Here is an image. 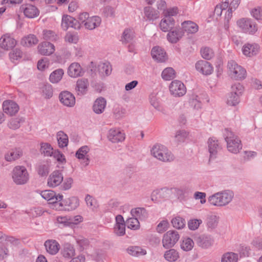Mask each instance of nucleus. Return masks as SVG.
<instances>
[{"label":"nucleus","mask_w":262,"mask_h":262,"mask_svg":"<svg viewBox=\"0 0 262 262\" xmlns=\"http://www.w3.org/2000/svg\"><path fill=\"white\" fill-rule=\"evenodd\" d=\"M234 196L232 191L227 190L216 192L208 198V202L213 206L223 207L228 205Z\"/></svg>","instance_id":"f257e3e1"},{"label":"nucleus","mask_w":262,"mask_h":262,"mask_svg":"<svg viewBox=\"0 0 262 262\" xmlns=\"http://www.w3.org/2000/svg\"><path fill=\"white\" fill-rule=\"evenodd\" d=\"M227 147L229 151L233 154H237L242 149L241 139L233 132L226 128L224 133Z\"/></svg>","instance_id":"f03ea898"},{"label":"nucleus","mask_w":262,"mask_h":262,"mask_svg":"<svg viewBox=\"0 0 262 262\" xmlns=\"http://www.w3.org/2000/svg\"><path fill=\"white\" fill-rule=\"evenodd\" d=\"M12 179L17 185H23L27 183L29 175L26 167L23 166H15L12 171Z\"/></svg>","instance_id":"7ed1b4c3"},{"label":"nucleus","mask_w":262,"mask_h":262,"mask_svg":"<svg viewBox=\"0 0 262 262\" xmlns=\"http://www.w3.org/2000/svg\"><path fill=\"white\" fill-rule=\"evenodd\" d=\"M227 67L229 74L231 78L236 80H242L246 77V71L235 61H229Z\"/></svg>","instance_id":"20e7f679"},{"label":"nucleus","mask_w":262,"mask_h":262,"mask_svg":"<svg viewBox=\"0 0 262 262\" xmlns=\"http://www.w3.org/2000/svg\"><path fill=\"white\" fill-rule=\"evenodd\" d=\"M180 238V235L175 230H169L165 233L162 239V244L165 249H169L174 246Z\"/></svg>","instance_id":"39448f33"},{"label":"nucleus","mask_w":262,"mask_h":262,"mask_svg":"<svg viewBox=\"0 0 262 262\" xmlns=\"http://www.w3.org/2000/svg\"><path fill=\"white\" fill-rule=\"evenodd\" d=\"M238 26L245 33L254 34L257 30L255 24L248 18H242L237 21Z\"/></svg>","instance_id":"423d86ee"},{"label":"nucleus","mask_w":262,"mask_h":262,"mask_svg":"<svg viewBox=\"0 0 262 262\" xmlns=\"http://www.w3.org/2000/svg\"><path fill=\"white\" fill-rule=\"evenodd\" d=\"M169 91L173 96L181 97L185 94L186 89L181 81L175 80L171 82L169 85Z\"/></svg>","instance_id":"0eeeda50"},{"label":"nucleus","mask_w":262,"mask_h":262,"mask_svg":"<svg viewBox=\"0 0 262 262\" xmlns=\"http://www.w3.org/2000/svg\"><path fill=\"white\" fill-rule=\"evenodd\" d=\"M194 240L198 246L205 249L210 248L214 244L213 238L209 235L202 234L196 236Z\"/></svg>","instance_id":"6e6552de"},{"label":"nucleus","mask_w":262,"mask_h":262,"mask_svg":"<svg viewBox=\"0 0 262 262\" xmlns=\"http://www.w3.org/2000/svg\"><path fill=\"white\" fill-rule=\"evenodd\" d=\"M210 159H215L222 148L219 141L215 138H210L207 142Z\"/></svg>","instance_id":"1a4fd4ad"},{"label":"nucleus","mask_w":262,"mask_h":262,"mask_svg":"<svg viewBox=\"0 0 262 262\" xmlns=\"http://www.w3.org/2000/svg\"><path fill=\"white\" fill-rule=\"evenodd\" d=\"M42 198L49 202V204H55L60 202L63 198L62 195L58 194L51 190H46L40 192Z\"/></svg>","instance_id":"9d476101"},{"label":"nucleus","mask_w":262,"mask_h":262,"mask_svg":"<svg viewBox=\"0 0 262 262\" xmlns=\"http://www.w3.org/2000/svg\"><path fill=\"white\" fill-rule=\"evenodd\" d=\"M18 105L11 100H5L3 103V111L9 116L15 115L19 111Z\"/></svg>","instance_id":"9b49d317"},{"label":"nucleus","mask_w":262,"mask_h":262,"mask_svg":"<svg viewBox=\"0 0 262 262\" xmlns=\"http://www.w3.org/2000/svg\"><path fill=\"white\" fill-rule=\"evenodd\" d=\"M184 32L180 27H174L167 34V39L171 43H177L184 35Z\"/></svg>","instance_id":"f8f14e48"},{"label":"nucleus","mask_w":262,"mask_h":262,"mask_svg":"<svg viewBox=\"0 0 262 262\" xmlns=\"http://www.w3.org/2000/svg\"><path fill=\"white\" fill-rule=\"evenodd\" d=\"M80 26L79 22L73 17L67 15L62 16L61 27L63 30L66 31L69 27L78 29Z\"/></svg>","instance_id":"ddd939ff"},{"label":"nucleus","mask_w":262,"mask_h":262,"mask_svg":"<svg viewBox=\"0 0 262 262\" xmlns=\"http://www.w3.org/2000/svg\"><path fill=\"white\" fill-rule=\"evenodd\" d=\"M90 151V148L88 146L84 145L78 149L76 152V157L79 160H81V164L84 166H86L89 164L90 158L88 155Z\"/></svg>","instance_id":"4468645a"},{"label":"nucleus","mask_w":262,"mask_h":262,"mask_svg":"<svg viewBox=\"0 0 262 262\" xmlns=\"http://www.w3.org/2000/svg\"><path fill=\"white\" fill-rule=\"evenodd\" d=\"M195 66L198 71L205 75H210L213 71L212 65L206 60H201L197 61Z\"/></svg>","instance_id":"2eb2a0df"},{"label":"nucleus","mask_w":262,"mask_h":262,"mask_svg":"<svg viewBox=\"0 0 262 262\" xmlns=\"http://www.w3.org/2000/svg\"><path fill=\"white\" fill-rule=\"evenodd\" d=\"M63 177L60 170H55L48 178V185L51 187H55L61 184L63 181Z\"/></svg>","instance_id":"dca6fc26"},{"label":"nucleus","mask_w":262,"mask_h":262,"mask_svg":"<svg viewBox=\"0 0 262 262\" xmlns=\"http://www.w3.org/2000/svg\"><path fill=\"white\" fill-rule=\"evenodd\" d=\"M171 193V190L166 187L154 190L151 194V200L155 202H159L162 200L168 198Z\"/></svg>","instance_id":"f3484780"},{"label":"nucleus","mask_w":262,"mask_h":262,"mask_svg":"<svg viewBox=\"0 0 262 262\" xmlns=\"http://www.w3.org/2000/svg\"><path fill=\"white\" fill-rule=\"evenodd\" d=\"M61 103L68 107H72L75 104V98L74 96L68 91L61 92L59 96Z\"/></svg>","instance_id":"a211bd4d"},{"label":"nucleus","mask_w":262,"mask_h":262,"mask_svg":"<svg viewBox=\"0 0 262 262\" xmlns=\"http://www.w3.org/2000/svg\"><path fill=\"white\" fill-rule=\"evenodd\" d=\"M37 49L39 54L45 56L52 54L55 50L54 45L49 41L41 42L38 45Z\"/></svg>","instance_id":"6ab92c4d"},{"label":"nucleus","mask_w":262,"mask_h":262,"mask_svg":"<svg viewBox=\"0 0 262 262\" xmlns=\"http://www.w3.org/2000/svg\"><path fill=\"white\" fill-rule=\"evenodd\" d=\"M59 205L64 207V209L71 211L76 209L79 205L77 197L72 196L59 202Z\"/></svg>","instance_id":"aec40b11"},{"label":"nucleus","mask_w":262,"mask_h":262,"mask_svg":"<svg viewBox=\"0 0 262 262\" xmlns=\"http://www.w3.org/2000/svg\"><path fill=\"white\" fill-rule=\"evenodd\" d=\"M20 8L23 11L25 16L29 18L36 17L39 14V11L37 7L31 4L23 5Z\"/></svg>","instance_id":"412c9836"},{"label":"nucleus","mask_w":262,"mask_h":262,"mask_svg":"<svg viewBox=\"0 0 262 262\" xmlns=\"http://www.w3.org/2000/svg\"><path fill=\"white\" fill-rule=\"evenodd\" d=\"M84 71L78 62L71 63L68 68V74L69 76L73 78H76L82 76Z\"/></svg>","instance_id":"4be33fe9"},{"label":"nucleus","mask_w":262,"mask_h":262,"mask_svg":"<svg viewBox=\"0 0 262 262\" xmlns=\"http://www.w3.org/2000/svg\"><path fill=\"white\" fill-rule=\"evenodd\" d=\"M16 44V41L8 34L3 35L0 39V47L6 50L12 49Z\"/></svg>","instance_id":"5701e85b"},{"label":"nucleus","mask_w":262,"mask_h":262,"mask_svg":"<svg viewBox=\"0 0 262 262\" xmlns=\"http://www.w3.org/2000/svg\"><path fill=\"white\" fill-rule=\"evenodd\" d=\"M259 50V46L256 43H245L242 48V52L244 55L251 57L256 55Z\"/></svg>","instance_id":"b1692460"},{"label":"nucleus","mask_w":262,"mask_h":262,"mask_svg":"<svg viewBox=\"0 0 262 262\" xmlns=\"http://www.w3.org/2000/svg\"><path fill=\"white\" fill-rule=\"evenodd\" d=\"M110 141L113 143L122 142L125 139V134L119 129H111L107 135Z\"/></svg>","instance_id":"393cba45"},{"label":"nucleus","mask_w":262,"mask_h":262,"mask_svg":"<svg viewBox=\"0 0 262 262\" xmlns=\"http://www.w3.org/2000/svg\"><path fill=\"white\" fill-rule=\"evenodd\" d=\"M175 21L173 17H165L159 24L161 30L163 32H169L174 27Z\"/></svg>","instance_id":"a878e982"},{"label":"nucleus","mask_w":262,"mask_h":262,"mask_svg":"<svg viewBox=\"0 0 262 262\" xmlns=\"http://www.w3.org/2000/svg\"><path fill=\"white\" fill-rule=\"evenodd\" d=\"M152 58L159 62H164L166 59V54L165 51L159 46L154 47L151 51Z\"/></svg>","instance_id":"bb28decb"},{"label":"nucleus","mask_w":262,"mask_h":262,"mask_svg":"<svg viewBox=\"0 0 262 262\" xmlns=\"http://www.w3.org/2000/svg\"><path fill=\"white\" fill-rule=\"evenodd\" d=\"M106 105V99L103 97H100L94 101L93 110L96 114H101L104 111Z\"/></svg>","instance_id":"cd10ccee"},{"label":"nucleus","mask_w":262,"mask_h":262,"mask_svg":"<svg viewBox=\"0 0 262 262\" xmlns=\"http://www.w3.org/2000/svg\"><path fill=\"white\" fill-rule=\"evenodd\" d=\"M44 245L47 252L51 255L56 254L60 249L59 244L55 240H48L45 242Z\"/></svg>","instance_id":"c85d7f7f"},{"label":"nucleus","mask_w":262,"mask_h":262,"mask_svg":"<svg viewBox=\"0 0 262 262\" xmlns=\"http://www.w3.org/2000/svg\"><path fill=\"white\" fill-rule=\"evenodd\" d=\"M38 42L37 37L34 34H30L23 37L20 41V44L26 47H31L37 45Z\"/></svg>","instance_id":"c756f323"},{"label":"nucleus","mask_w":262,"mask_h":262,"mask_svg":"<svg viewBox=\"0 0 262 262\" xmlns=\"http://www.w3.org/2000/svg\"><path fill=\"white\" fill-rule=\"evenodd\" d=\"M89 82L87 79L83 78L78 79L77 81L76 90L78 95H83L85 94L87 91Z\"/></svg>","instance_id":"7c9ffc66"},{"label":"nucleus","mask_w":262,"mask_h":262,"mask_svg":"<svg viewBox=\"0 0 262 262\" xmlns=\"http://www.w3.org/2000/svg\"><path fill=\"white\" fill-rule=\"evenodd\" d=\"M101 23V18L98 16L89 17L86 23H84L85 28L89 30H93L99 27Z\"/></svg>","instance_id":"2f4dec72"},{"label":"nucleus","mask_w":262,"mask_h":262,"mask_svg":"<svg viewBox=\"0 0 262 262\" xmlns=\"http://www.w3.org/2000/svg\"><path fill=\"white\" fill-rule=\"evenodd\" d=\"M130 213L133 216L141 221L145 220L148 217V212L144 208L138 207L131 210Z\"/></svg>","instance_id":"473e14b6"},{"label":"nucleus","mask_w":262,"mask_h":262,"mask_svg":"<svg viewBox=\"0 0 262 262\" xmlns=\"http://www.w3.org/2000/svg\"><path fill=\"white\" fill-rule=\"evenodd\" d=\"M182 29L184 32H187L188 33L193 34L198 31L199 27L194 22L187 20L182 23Z\"/></svg>","instance_id":"72a5a7b5"},{"label":"nucleus","mask_w":262,"mask_h":262,"mask_svg":"<svg viewBox=\"0 0 262 262\" xmlns=\"http://www.w3.org/2000/svg\"><path fill=\"white\" fill-rule=\"evenodd\" d=\"M22 156V150L20 148H15L6 154L5 158L7 161H12L19 159Z\"/></svg>","instance_id":"f704fd0d"},{"label":"nucleus","mask_w":262,"mask_h":262,"mask_svg":"<svg viewBox=\"0 0 262 262\" xmlns=\"http://www.w3.org/2000/svg\"><path fill=\"white\" fill-rule=\"evenodd\" d=\"M43 39L46 40L55 42L59 39V36L53 31L43 30L42 31Z\"/></svg>","instance_id":"c9c22d12"},{"label":"nucleus","mask_w":262,"mask_h":262,"mask_svg":"<svg viewBox=\"0 0 262 262\" xmlns=\"http://www.w3.org/2000/svg\"><path fill=\"white\" fill-rule=\"evenodd\" d=\"M134 37V31L130 29H126L123 32L121 40L123 43L126 44L131 42Z\"/></svg>","instance_id":"e433bc0d"},{"label":"nucleus","mask_w":262,"mask_h":262,"mask_svg":"<svg viewBox=\"0 0 262 262\" xmlns=\"http://www.w3.org/2000/svg\"><path fill=\"white\" fill-rule=\"evenodd\" d=\"M144 13L149 20H154L159 17V12L151 7L144 8Z\"/></svg>","instance_id":"4c0bfd02"},{"label":"nucleus","mask_w":262,"mask_h":262,"mask_svg":"<svg viewBox=\"0 0 262 262\" xmlns=\"http://www.w3.org/2000/svg\"><path fill=\"white\" fill-rule=\"evenodd\" d=\"M164 257L167 261L174 262L179 258V254L175 249H170L165 252Z\"/></svg>","instance_id":"58836bf2"},{"label":"nucleus","mask_w":262,"mask_h":262,"mask_svg":"<svg viewBox=\"0 0 262 262\" xmlns=\"http://www.w3.org/2000/svg\"><path fill=\"white\" fill-rule=\"evenodd\" d=\"M164 151L162 152L160 157H158L157 159L162 162H170L174 160V156L169 151L167 148L165 146L163 148Z\"/></svg>","instance_id":"ea45409f"},{"label":"nucleus","mask_w":262,"mask_h":262,"mask_svg":"<svg viewBox=\"0 0 262 262\" xmlns=\"http://www.w3.org/2000/svg\"><path fill=\"white\" fill-rule=\"evenodd\" d=\"M61 254L65 258H71L75 255V249L72 245L66 244L63 246Z\"/></svg>","instance_id":"a19ab883"},{"label":"nucleus","mask_w":262,"mask_h":262,"mask_svg":"<svg viewBox=\"0 0 262 262\" xmlns=\"http://www.w3.org/2000/svg\"><path fill=\"white\" fill-rule=\"evenodd\" d=\"M63 74V70L61 69L55 70L50 75V81L53 83H58L61 79Z\"/></svg>","instance_id":"79ce46f5"},{"label":"nucleus","mask_w":262,"mask_h":262,"mask_svg":"<svg viewBox=\"0 0 262 262\" xmlns=\"http://www.w3.org/2000/svg\"><path fill=\"white\" fill-rule=\"evenodd\" d=\"M57 139L60 147L67 146L69 142L68 137L63 132L59 131L57 133Z\"/></svg>","instance_id":"37998d69"},{"label":"nucleus","mask_w":262,"mask_h":262,"mask_svg":"<svg viewBox=\"0 0 262 262\" xmlns=\"http://www.w3.org/2000/svg\"><path fill=\"white\" fill-rule=\"evenodd\" d=\"M98 71L103 76H108L112 72V67L109 62L101 63L98 66Z\"/></svg>","instance_id":"c03bdc74"},{"label":"nucleus","mask_w":262,"mask_h":262,"mask_svg":"<svg viewBox=\"0 0 262 262\" xmlns=\"http://www.w3.org/2000/svg\"><path fill=\"white\" fill-rule=\"evenodd\" d=\"M127 250L129 254L134 256L144 255L146 254L145 250H143L140 247L138 246L129 247L128 248Z\"/></svg>","instance_id":"a18cd8bd"},{"label":"nucleus","mask_w":262,"mask_h":262,"mask_svg":"<svg viewBox=\"0 0 262 262\" xmlns=\"http://www.w3.org/2000/svg\"><path fill=\"white\" fill-rule=\"evenodd\" d=\"M238 254L233 252H227L222 256L221 262H237Z\"/></svg>","instance_id":"49530a36"},{"label":"nucleus","mask_w":262,"mask_h":262,"mask_svg":"<svg viewBox=\"0 0 262 262\" xmlns=\"http://www.w3.org/2000/svg\"><path fill=\"white\" fill-rule=\"evenodd\" d=\"M127 227L132 230H137L140 228L139 220L134 216L129 218L126 222Z\"/></svg>","instance_id":"de8ad7c7"},{"label":"nucleus","mask_w":262,"mask_h":262,"mask_svg":"<svg viewBox=\"0 0 262 262\" xmlns=\"http://www.w3.org/2000/svg\"><path fill=\"white\" fill-rule=\"evenodd\" d=\"M162 77L165 80H170L175 77V71L172 68L165 69L161 74Z\"/></svg>","instance_id":"09e8293b"},{"label":"nucleus","mask_w":262,"mask_h":262,"mask_svg":"<svg viewBox=\"0 0 262 262\" xmlns=\"http://www.w3.org/2000/svg\"><path fill=\"white\" fill-rule=\"evenodd\" d=\"M25 120L23 118H15L10 120L8 125L12 129H16L20 127V123L24 122Z\"/></svg>","instance_id":"8fccbe9b"},{"label":"nucleus","mask_w":262,"mask_h":262,"mask_svg":"<svg viewBox=\"0 0 262 262\" xmlns=\"http://www.w3.org/2000/svg\"><path fill=\"white\" fill-rule=\"evenodd\" d=\"M193 246L194 243L192 239L188 237L183 239L181 244V248L184 251H189L193 248Z\"/></svg>","instance_id":"3c124183"},{"label":"nucleus","mask_w":262,"mask_h":262,"mask_svg":"<svg viewBox=\"0 0 262 262\" xmlns=\"http://www.w3.org/2000/svg\"><path fill=\"white\" fill-rule=\"evenodd\" d=\"M165 146L160 144H156L154 145L150 150L151 154L156 159L164 151L163 148Z\"/></svg>","instance_id":"603ef678"},{"label":"nucleus","mask_w":262,"mask_h":262,"mask_svg":"<svg viewBox=\"0 0 262 262\" xmlns=\"http://www.w3.org/2000/svg\"><path fill=\"white\" fill-rule=\"evenodd\" d=\"M202 57L207 60L211 59L214 56L212 49L208 47H203L201 50Z\"/></svg>","instance_id":"864d4df0"},{"label":"nucleus","mask_w":262,"mask_h":262,"mask_svg":"<svg viewBox=\"0 0 262 262\" xmlns=\"http://www.w3.org/2000/svg\"><path fill=\"white\" fill-rule=\"evenodd\" d=\"M53 148L51 145L47 143H42L41 144L40 151L45 156H52Z\"/></svg>","instance_id":"5fc2aeb1"},{"label":"nucleus","mask_w":262,"mask_h":262,"mask_svg":"<svg viewBox=\"0 0 262 262\" xmlns=\"http://www.w3.org/2000/svg\"><path fill=\"white\" fill-rule=\"evenodd\" d=\"M42 93L46 98H50L53 96V89L49 83L43 84L41 87Z\"/></svg>","instance_id":"6e6d98bb"},{"label":"nucleus","mask_w":262,"mask_h":262,"mask_svg":"<svg viewBox=\"0 0 262 262\" xmlns=\"http://www.w3.org/2000/svg\"><path fill=\"white\" fill-rule=\"evenodd\" d=\"M171 223L173 227L181 229L185 225V220L180 216H177L171 220Z\"/></svg>","instance_id":"4d7b16f0"},{"label":"nucleus","mask_w":262,"mask_h":262,"mask_svg":"<svg viewBox=\"0 0 262 262\" xmlns=\"http://www.w3.org/2000/svg\"><path fill=\"white\" fill-rule=\"evenodd\" d=\"M239 95L236 94L230 93L227 99V103L231 106H235L239 102Z\"/></svg>","instance_id":"13d9d810"},{"label":"nucleus","mask_w":262,"mask_h":262,"mask_svg":"<svg viewBox=\"0 0 262 262\" xmlns=\"http://www.w3.org/2000/svg\"><path fill=\"white\" fill-rule=\"evenodd\" d=\"M23 56L22 51L18 48H15L9 53V57L12 62L20 59Z\"/></svg>","instance_id":"bf43d9fd"},{"label":"nucleus","mask_w":262,"mask_h":262,"mask_svg":"<svg viewBox=\"0 0 262 262\" xmlns=\"http://www.w3.org/2000/svg\"><path fill=\"white\" fill-rule=\"evenodd\" d=\"M218 224V219L216 215H211L207 217V227L211 229L215 228Z\"/></svg>","instance_id":"052dcab7"},{"label":"nucleus","mask_w":262,"mask_h":262,"mask_svg":"<svg viewBox=\"0 0 262 262\" xmlns=\"http://www.w3.org/2000/svg\"><path fill=\"white\" fill-rule=\"evenodd\" d=\"M43 210L42 207H37L31 208L27 213L32 217H36L40 216L43 213Z\"/></svg>","instance_id":"680f3d73"},{"label":"nucleus","mask_w":262,"mask_h":262,"mask_svg":"<svg viewBox=\"0 0 262 262\" xmlns=\"http://www.w3.org/2000/svg\"><path fill=\"white\" fill-rule=\"evenodd\" d=\"M85 201L88 207L94 210L97 207L96 200L91 195L87 194L85 198Z\"/></svg>","instance_id":"e2e57ef3"},{"label":"nucleus","mask_w":262,"mask_h":262,"mask_svg":"<svg viewBox=\"0 0 262 262\" xmlns=\"http://www.w3.org/2000/svg\"><path fill=\"white\" fill-rule=\"evenodd\" d=\"M202 223V221L200 219L190 220L188 222V226L189 229L195 230L197 229L200 225Z\"/></svg>","instance_id":"0e129e2a"},{"label":"nucleus","mask_w":262,"mask_h":262,"mask_svg":"<svg viewBox=\"0 0 262 262\" xmlns=\"http://www.w3.org/2000/svg\"><path fill=\"white\" fill-rule=\"evenodd\" d=\"M37 171L39 176H46L49 173L48 165L47 164H39L37 168Z\"/></svg>","instance_id":"69168bd1"},{"label":"nucleus","mask_w":262,"mask_h":262,"mask_svg":"<svg viewBox=\"0 0 262 262\" xmlns=\"http://www.w3.org/2000/svg\"><path fill=\"white\" fill-rule=\"evenodd\" d=\"M126 225H115L114 228V233L118 236H123L125 234Z\"/></svg>","instance_id":"338daca9"},{"label":"nucleus","mask_w":262,"mask_h":262,"mask_svg":"<svg viewBox=\"0 0 262 262\" xmlns=\"http://www.w3.org/2000/svg\"><path fill=\"white\" fill-rule=\"evenodd\" d=\"M231 89L232 92L230 93H234L241 96L243 93L244 88L239 83H237L232 85Z\"/></svg>","instance_id":"774afa93"}]
</instances>
